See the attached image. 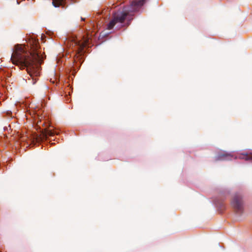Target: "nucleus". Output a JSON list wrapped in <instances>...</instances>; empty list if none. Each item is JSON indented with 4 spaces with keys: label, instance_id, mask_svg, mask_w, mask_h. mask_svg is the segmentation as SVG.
Instances as JSON below:
<instances>
[{
    "label": "nucleus",
    "instance_id": "6",
    "mask_svg": "<svg viewBox=\"0 0 252 252\" xmlns=\"http://www.w3.org/2000/svg\"><path fill=\"white\" fill-rule=\"evenodd\" d=\"M88 40H85L83 42L79 43V46H80V51L81 52L83 48L85 47L87 45Z\"/></svg>",
    "mask_w": 252,
    "mask_h": 252
},
{
    "label": "nucleus",
    "instance_id": "2",
    "mask_svg": "<svg viewBox=\"0 0 252 252\" xmlns=\"http://www.w3.org/2000/svg\"><path fill=\"white\" fill-rule=\"evenodd\" d=\"M126 17V14L121 12L115 13L114 15V19L109 23L108 25V29H112L115 24L117 22L122 23L125 20Z\"/></svg>",
    "mask_w": 252,
    "mask_h": 252
},
{
    "label": "nucleus",
    "instance_id": "5",
    "mask_svg": "<svg viewBox=\"0 0 252 252\" xmlns=\"http://www.w3.org/2000/svg\"><path fill=\"white\" fill-rule=\"evenodd\" d=\"M52 3L55 7H58L62 4L63 0H52Z\"/></svg>",
    "mask_w": 252,
    "mask_h": 252
},
{
    "label": "nucleus",
    "instance_id": "1",
    "mask_svg": "<svg viewBox=\"0 0 252 252\" xmlns=\"http://www.w3.org/2000/svg\"><path fill=\"white\" fill-rule=\"evenodd\" d=\"M37 55H31L27 56L22 45L17 46L11 57L12 63L19 65L21 68L27 67V71L30 75L33 78L34 76L39 75L38 65L36 63Z\"/></svg>",
    "mask_w": 252,
    "mask_h": 252
},
{
    "label": "nucleus",
    "instance_id": "3",
    "mask_svg": "<svg viewBox=\"0 0 252 252\" xmlns=\"http://www.w3.org/2000/svg\"><path fill=\"white\" fill-rule=\"evenodd\" d=\"M231 204L234 208L239 209L242 204V201L239 198L235 197L233 199Z\"/></svg>",
    "mask_w": 252,
    "mask_h": 252
},
{
    "label": "nucleus",
    "instance_id": "4",
    "mask_svg": "<svg viewBox=\"0 0 252 252\" xmlns=\"http://www.w3.org/2000/svg\"><path fill=\"white\" fill-rule=\"evenodd\" d=\"M144 4V0H139L133 1L131 5L134 7V9L136 10L137 8L141 6Z\"/></svg>",
    "mask_w": 252,
    "mask_h": 252
}]
</instances>
